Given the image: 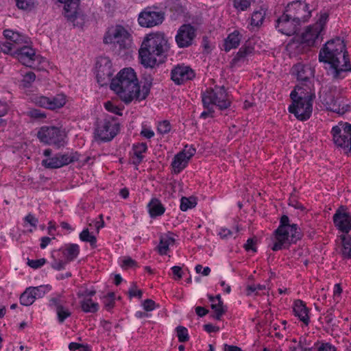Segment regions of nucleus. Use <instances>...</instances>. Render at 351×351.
I'll return each mask as SVG.
<instances>
[{"mask_svg": "<svg viewBox=\"0 0 351 351\" xmlns=\"http://www.w3.org/2000/svg\"><path fill=\"white\" fill-rule=\"evenodd\" d=\"M152 84V81L147 82L141 88L134 70L125 68L112 79L110 86L121 101L129 104L134 99L139 101L145 99L149 93Z\"/></svg>", "mask_w": 351, "mask_h": 351, "instance_id": "f257e3e1", "label": "nucleus"}, {"mask_svg": "<svg viewBox=\"0 0 351 351\" xmlns=\"http://www.w3.org/2000/svg\"><path fill=\"white\" fill-rule=\"evenodd\" d=\"M319 60L328 64L327 73L333 80L343 79L351 71L346 45L340 38L328 41L319 53Z\"/></svg>", "mask_w": 351, "mask_h": 351, "instance_id": "f03ea898", "label": "nucleus"}, {"mask_svg": "<svg viewBox=\"0 0 351 351\" xmlns=\"http://www.w3.org/2000/svg\"><path fill=\"white\" fill-rule=\"evenodd\" d=\"M169 50V45L164 33L148 34L143 40L139 49L141 63L146 67L153 68L157 57H165Z\"/></svg>", "mask_w": 351, "mask_h": 351, "instance_id": "7ed1b4c3", "label": "nucleus"}, {"mask_svg": "<svg viewBox=\"0 0 351 351\" xmlns=\"http://www.w3.org/2000/svg\"><path fill=\"white\" fill-rule=\"evenodd\" d=\"M276 242L271 249L278 251L288 248L291 244L295 243L302 238V234L297 224H290L289 218L282 215L280 218V225L275 230Z\"/></svg>", "mask_w": 351, "mask_h": 351, "instance_id": "20e7f679", "label": "nucleus"}, {"mask_svg": "<svg viewBox=\"0 0 351 351\" xmlns=\"http://www.w3.org/2000/svg\"><path fill=\"white\" fill-rule=\"evenodd\" d=\"M314 96L311 94L305 93L299 95L295 90L291 93V98L293 104L289 106V111L293 114L300 121L308 119L312 114L313 100Z\"/></svg>", "mask_w": 351, "mask_h": 351, "instance_id": "39448f33", "label": "nucleus"}, {"mask_svg": "<svg viewBox=\"0 0 351 351\" xmlns=\"http://www.w3.org/2000/svg\"><path fill=\"white\" fill-rule=\"evenodd\" d=\"M330 133L335 145L348 154L351 152V124L340 121L332 128Z\"/></svg>", "mask_w": 351, "mask_h": 351, "instance_id": "423d86ee", "label": "nucleus"}, {"mask_svg": "<svg viewBox=\"0 0 351 351\" xmlns=\"http://www.w3.org/2000/svg\"><path fill=\"white\" fill-rule=\"evenodd\" d=\"M320 98L322 104L328 110L337 114H343L350 108V106L337 88H330L322 95Z\"/></svg>", "mask_w": 351, "mask_h": 351, "instance_id": "0eeeda50", "label": "nucleus"}, {"mask_svg": "<svg viewBox=\"0 0 351 351\" xmlns=\"http://www.w3.org/2000/svg\"><path fill=\"white\" fill-rule=\"evenodd\" d=\"M202 103L205 108L217 106L219 109H227L230 106V100L223 86H215L207 89L202 94Z\"/></svg>", "mask_w": 351, "mask_h": 351, "instance_id": "6e6552de", "label": "nucleus"}, {"mask_svg": "<svg viewBox=\"0 0 351 351\" xmlns=\"http://www.w3.org/2000/svg\"><path fill=\"white\" fill-rule=\"evenodd\" d=\"M314 3H308L306 1H293L287 5L285 10L292 19L300 25L305 23L311 17L312 12L316 9Z\"/></svg>", "mask_w": 351, "mask_h": 351, "instance_id": "1a4fd4ad", "label": "nucleus"}, {"mask_svg": "<svg viewBox=\"0 0 351 351\" xmlns=\"http://www.w3.org/2000/svg\"><path fill=\"white\" fill-rule=\"evenodd\" d=\"M120 129L119 123L112 117L98 121L95 135L97 141H110L117 134Z\"/></svg>", "mask_w": 351, "mask_h": 351, "instance_id": "9d476101", "label": "nucleus"}, {"mask_svg": "<svg viewBox=\"0 0 351 351\" xmlns=\"http://www.w3.org/2000/svg\"><path fill=\"white\" fill-rule=\"evenodd\" d=\"M37 136L39 140L45 144L58 147L64 146L65 144L66 134L57 127L43 126L39 130Z\"/></svg>", "mask_w": 351, "mask_h": 351, "instance_id": "9b49d317", "label": "nucleus"}, {"mask_svg": "<svg viewBox=\"0 0 351 351\" xmlns=\"http://www.w3.org/2000/svg\"><path fill=\"white\" fill-rule=\"evenodd\" d=\"M328 19V14L326 12L322 13L318 21L313 25H309L302 34V42L308 46L314 45L321 36Z\"/></svg>", "mask_w": 351, "mask_h": 351, "instance_id": "f8f14e48", "label": "nucleus"}, {"mask_svg": "<svg viewBox=\"0 0 351 351\" xmlns=\"http://www.w3.org/2000/svg\"><path fill=\"white\" fill-rule=\"evenodd\" d=\"M104 42L106 44L117 43L121 49H127L131 45L130 34L122 25H116L108 30Z\"/></svg>", "mask_w": 351, "mask_h": 351, "instance_id": "ddd939ff", "label": "nucleus"}, {"mask_svg": "<svg viewBox=\"0 0 351 351\" xmlns=\"http://www.w3.org/2000/svg\"><path fill=\"white\" fill-rule=\"evenodd\" d=\"M66 299L62 293H55L49 300V307L55 311L58 322L62 324L71 315V312L66 306Z\"/></svg>", "mask_w": 351, "mask_h": 351, "instance_id": "4468645a", "label": "nucleus"}, {"mask_svg": "<svg viewBox=\"0 0 351 351\" xmlns=\"http://www.w3.org/2000/svg\"><path fill=\"white\" fill-rule=\"evenodd\" d=\"M3 35L7 40L1 46V51L4 53L12 54V52L16 51L18 47L28 43L27 36L11 29L4 30Z\"/></svg>", "mask_w": 351, "mask_h": 351, "instance_id": "2eb2a0df", "label": "nucleus"}, {"mask_svg": "<svg viewBox=\"0 0 351 351\" xmlns=\"http://www.w3.org/2000/svg\"><path fill=\"white\" fill-rule=\"evenodd\" d=\"M12 55L16 56L21 63L29 67H35L36 62H40L43 59L40 56L36 55L34 49L25 45L18 47Z\"/></svg>", "mask_w": 351, "mask_h": 351, "instance_id": "dca6fc26", "label": "nucleus"}, {"mask_svg": "<svg viewBox=\"0 0 351 351\" xmlns=\"http://www.w3.org/2000/svg\"><path fill=\"white\" fill-rule=\"evenodd\" d=\"M164 14L161 12L153 10L151 8H147L143 10L138 16V21L141 27H152L162 23Z\"/></svg>", "mask_w": 351, "mask_h": 351, "instance_id": "f3484780", "label": "nucleus"}, {"mask_svg": "<svg viewBox=\"0 0 351 351\" xmlns=\"http://www.w3.org/2000/svg\"><path fill=\"white\" fill-rule=\"evenodd\" d=\"M300 25L295 21L285 10L284 13L277 19L276 28L278 32L287 36H291L295 34Z\"/></svg>", "mask_w": 351, "mask_h": 351, "instance_id": "a211bd4d", "label": "nucleus"}, {"mask_svg": "<svg viewBox=\"0 0 351 351\" xmlns=\"http://www.w3.org/2000/svg\"><path fill=\"white\" fill-rule=\"evenodd\" d=\"M196 36V30L190 24H184L180 27L176 35V42L178 47L186 48L193 44Z\"/></svg>", "mask_w": 351, "mask_h": 351, "instance_id": "6ab92c4d", "label": "nucleus"}, {"mask_svg": "<svg viewBox=\"0 0 351 351\" xmlns=\"http://www.w3.org/2000/svg\"><path fill=\"white\" fill-rule=\"evenodd\" d=\"M77 155L74 154H58L53 157L43 160L42 165L49 169L60 168L78 160Z\"/></svg>", "mask_w": 351, "mask_h": 351, "instance_id": "aec40b11", "label": "nucleus"}, {"mask_svg": "<svg viewBox=\"0 0 351 351\" xmlns=\"http://www.w3.org/2000/svg\"><path fill=\"white\" fill-rule=\"evenodd\" d=\"M195 76V71L189 66L184 64H177L171 72V78L177 85H180L191 80Z\"/></svg>", "mask_w": 351, "mask_h": 351, "instance_id": "412c9836", "label": "nucleus"}, {"mask_svg": "<svg viewBox=\"0 0 351 351\" xmlns=\"http://www.w3.org/2000/svg\"><path fill=\"white\" fill-rule=\"evenodd\" d=\"M33 101L38 106L55 110L60 108L66 104V98L63 94H58L52 97L37 95L34 97Z\"/></svg>", "mask_w": 351, "mask_h": 351, "instance_id": "4be33fe9", "label": "nucleus"}, {"mask_svg": "<svg viewBox=\"0 0 351 351\" xmlns=\"http://www.w3.org/2000/svg\"><path fill=\"white\" fill-rule=\"evenodd\" d=\"M112 74L111 62L108 59H104V63L101 62L97 69V82L101 86L108 84V82L112 80L111 77Z\"/></svg>", "mask_w": 351, "mask_h": 351, "instance_id": "5701e85b", "label": "nucleus"}, {"mask_svg": "<svg viewBox=\"0 0 351 351\" xmlns=\"http://www.w3.org/2000/svg\"><path fill=\"white\" fill-rule=\"evenodd\" d=\"M333 222L342 232L348 233L351 230V215L347 212L337 210L333 215Z\"/></svg>", "mask_w": 351, "mask_h": 351, "instance_id": "b1692460", "label": "nucleus"}, {"mask_svg": "<svg viewBox=\"0 0 351 351\" xmlns=\"http://www.w3.org/2000/svg\"><path fill=\"white\" fill-rule=\"evenodd\" d=\"M64 3V15L70 21L74 22L77 15L80 0H58Z\"/></svg>", "mask_w": 351, "mask_h": 351, "instance_id": "393cba45", "label": "nucleus"}, {"mask_svg": "<svg viewBox=\"0 0 351 351\" xmlns=\"http://www.w3.org/2000/svg\"><path fill=\"white\" fill-rule=\"evenodd\" d=\"M294 315L298 317L300 321L308 325L309 322L308 311L305 304L300 300H295L293 305Z\"/></svg>", "mask_w": 351, "mask_h": 351, "instance_id": "a878e982", "label": "nucleus"}, {"mask_svg": "<svg viewBox=\"0 0 351 351\" xmlns=\"http://www.w3.org/2000/svg\"><path fill=\"white\" fill-rule=\"evenodd\" d=\"M208 299L211 302V308L215 312L213 317L217 320H220L222 315L225 313L226 310L223 306V302L221 299V295H217L213 297L210 295H208Z\"/></svg>", "mask_w": 351, "mask_h": 351, "instance_id": "bb28decb", "label": "nucleus"}, {"mask_svg": "<svg viewBox=\"0 0 351 351\" xmlns=\"http://www.w3.org/2000/svg\"><path fill=\"white\" fill-rule=\"evenodd\" d=\"M132 150L133 156L132 157V163L137 167L141 163L144 158L143 154L147 152V145L145 143L134 144Z\"/></svg>", "mask_w": 351, "mask_h": 351, "instance_id": "cd10ccee", "label": "nucleus"}, {"mask_svg": "<svg viewBox=\"0 0 351 351\" xmlns=\"http://www.w3.org/2000/svg\"><path fill=\"white\" fill-rule=\"evenodd\" d=\"M148 211L152 218L162 215L165 212V208L160 201L156 198H153L147 204Z\"/></svg>", "mask_w": 351, "mask_h": 351, "instance_id": "c85d7f7f", "label": "nucleus"}, {"mask_svg": "<svg viewBox=\"0 0 351 351\" xmlns=\"http://www.w3.org/2000/svg\"><path fill=\"white\" fill-rule=\"evenodd\" d=\"M241 37V34L237 30L230 34L225 39L223 45L224 50L229 51L232 49L237 48L240 44Z\"/></svg>", "mask_w": 351, "mask_h": 351, "instance_id": "c756f323", "label": "nucleus"}, {"mask_svg": "<svg viewBox=\"0 0 351 351\" xmlns=\"http://www.w3.org/2000/svg\"><path fill=\"white\" fill-rule=\"evenodd\" d=\"M189 160L181 153H178L171 162V167L175 173H180L188 165Z\"/></svg>", "mask_w": 351, "mask_h": 351, "instance_id": "7c9ffc66", "label": "nucleus"}, {"mask_svg": "<svg viewBox=\"0 0 351 351\" xmlns=\"http://www.w3.org/2000/svg\"><path fill=\"white\" fill-rule=\"evenodd\" d=\"M80 253V247L77 244H69L64 250L63 254L66 262L75 259Z\"/></svg>", "mask_w": 351, "mask_h": 351, "instance_id": "2f4dec72", "label": "nucleus"}, {"mask_svg": "<svg viewBox=\"0 0 351 351\" xmlns=\"http://www.w3.org/2000/svg\"><path fill=\"white\" fill-rule=\"evenodd\" d=\"M80 306L85 313H96L99 310V304L93 302L91 298H83L80 301Z\"/></svg>", "mask_w": 351, "mask_h": 351, "instance_id": "473e14b6", "label": "nucleus"}, {"mask_svg": "<svg viewBox=\"0 0 351 351\" xmlns=\"http://www.w3.org/2000/svg\"><path fill=\"white\" fill-rule=\"evenodd\" d=\"M174 239L168 236L161 237L159 245H158V251L160 255H165L169 250V245L174 243Z\"/></svg>", "mask_w": 351, "mask_h": 351, "instance_id": "72a5a7b5", "label": "nucleus"}, {"mask_svg": "<svg viewBox=\"0 0 351 351\" xmlns=\"http://www.w3.org/2000/svg\"><path fill=\"white\" fill-rule=\"evenodd\" d=\"M266 11L263 8L254 11L252 14L250 25L253 27H260L263 23Z\"/></svg>", "mask_w": 351, "mask_h": 351, "instance_id": "f704fd0d", "label": "nucleus"}, {"mask_svg": "<svg viewBox=\"0 0 351 351\" xmlns=\"http://www.w3.org/2000/svg\"><path fill=\"white\" fill-rule=\"evenodd\" d=\"M32 292L33 296H35V300L37 298H43L47 293L51 291V287L47 285H40L38 287H29Z\"/></svg>", "mask_w": 351, "mask_h": 351, "instance_id": "c9c22d12", "label": "nucleus"}, {"mask_svg": "<svg viewBox=\"0 0 351 351\" xmlns=\"http://www.w3.org/2000/svg\"><path fill=\"white\" fill-rule=\"evenodd\" d=\"M35 301V296H33L32 292L29 287L27 288L25 291L21 295L20 303L23 306H30Z\"/></svg>", "mask_w": 351, "mask_h": 351, "instance_id": "e433bc0d", "label": "nucleus"}, {"mask_svg": "<svg viewBox=\"0 0 351 351\" xmlns=\"http://www.w3.org/2000/svg\"><path fill=\"white\" fill-rule=\"evenodd\" d=\"M197 205V201L195 197H183L180 199V208L182 211H186L189 209L194 208Z\"/></svg>", "mask_w": 351, "mask_h": 351, "instance_id": "4c0bfd02", "label": "nucleus"}, {"mask_svg": "<svg viewBox=\"0 0 351 351\" xmlns=\"http://www.w3.org/2000/svg\"><path fill=\"white\" fill-rule=\"evenodd\" d=\"M342 256L345 258L351 259V238L346 237V236L342 237Z\"/></svg>", "mask_w": 351, "mask_h": 351, "instance_id": "58836bf2", "label": "nucleus"}, {"mask_svg": "<svg viewBox=\"0 0 351 351\" xmlns=\"http://www.w3.org/2000/svg\"><path fill=\"white\" fill-rule=\"evenodd\" d=\"M307 67L302 65L297 64L293 68V73L296 75L297 79L301 81H306L308 79V75H306Z\"/></svg>", "mask_w": 351, "mask_h": 351, "instance_id": "ea45409f", "label": "nucleus"}, {"mask_svg": "<svg viewBox=\"0 0 351 351\" xmlns=\"http://www.w3.org/2000/svg\"><path fill=\"white\" fill-rule=\"evenodd\" d=\"M80 239L82 241L89 243L93 247L96 246L97 239L94 235L89 232L88 229L84 230L80 234Z\"/></svg>", "mask_w": 351, "mask_h": 351, "instance_id": "a19ab883", "label": "nucleus"}, {"mask_svg": "<svg viewBox=\"0 0 351 351\" xmlns=\"http://www.w3.org/2000/svg\"><path fill=\"white\" fill-rule=\"evenodd\" d=\"M252 0H233V7L238 12L245 11L252 4Z\"/></svg>", "mask_w": 351, "mask_h": 351, "instance_id": "79ce46f5", "label": "nucleus"}, {"mask_svg": "<svg viewBox=\"0 0 351 351\" xmlns=\"http://www.w3.org/2000/svg\"><path fill=\"white\" fill-rule=\"evenodd\" d=\"M177 337L180 342H186L189 340V333L186 328L179 326L176 328Z\"/></svg>", "mask_w": 351, "mask_h": 351, "instance_id": "37998d69", "label": "nucleus"}, {"mask_svg": "<svg viewBox=\"0 0 351 351\" xmlns=\"http://www.w3.org/2000/svg\"><path fill=\"white\" fill-rule=\"evenodd\" d=\"M252 48L250 47H242L239 49L234 60L236 61H240L241 59L247 57V56L252 53Z\"/></svg>", "mask_w": 351, "mask_h": 351, "instance_id": "c03bdc74", "label": "nucleus"}, {"mask_svg": "<svg viewBox=\"0 0 351 351\" xmlns=\"http://www.w3.org/2000/svg\"><path fill=\"white\" fill-rule=\"evenodd\" d=\"M36 75L33 72L27 73L23 77L22 84L24 87H29L35 81Z\"/></svg>", "mask_w": 351, "mask_h": 351, "instance_id": "a18cd8bd", "label": "nucleus"}, {"mask_svg": "<svg viewBox=\"0 0 351 351\" xmlns=\"http://www.w3.org/2000/svg\"><path fill=\"white\" fill-rule=\"evenodd\" d=\"M114 293L112 292L108 293V295L104 298V304L108 311L110 310L114 306Z\"/></svg>", "mask_w": 351, "mask_h": 351, "instance_id": "49530a36", "label": "nucleus"}, {"mask_svg": "<svg viewBox=\"0 0 351 351\" xmlns=\"http://www.w3.org/2000/svg\"><path fill=\"white\" fill-rule=\"evenodd\" d=\"M171 124L168 121H163L158 125V132L162 134H167L171 130Z\"/></svg>", "mask_w": 351, "mask_h": 351, "instance_id": "de8ad7c7", "label": "nucleus"}, {"mask_svg": "<svg viewBox=\"0 0 351 351\" xmlns=\"http://www.w3.org/2000/svg\"><path fill=\"white\" fill-rule=\"evenodd\" d=\"M195 152L196 149L192 145H186L184 149L180 152L189 161L195 155Z\"/></svg>", "mask_w": 351, "mask_h": 351, "instance_id": "09e8293b", "label": "nucleus"}, {"mask_svg": "<svg viewBox=\"0 0 351 351\" xmlns=\"http://www.w3.org/2000/svg\"><path fill=\"white\" fill-rule=\"evenodd\" d=\"M128 294L130 298L137 297L141 298L143 295V291L137 289L136 283L133 282L128 290Z\"/></svg>", "mask_w": 351, "mask_h": 351, "instance_id": "8fccbe9b", "label": "nucleus"}, {"mask_svg": "<svg viewBox=\"0 0 351 351\" xmlns=\"http://www.w3.org/2000/svg\"><path fill=\"white\" fill-rule=\"evenodd\" d=\"M16 5L19 9L27 10L34 5L33 0H16Z\"/></svg>", "mask_w": 351, "mask_h": 351, "instance_id": "3c124183", "label": "nucleus"}, {"mask_svg": "<svg viewBox=\"0 0 351 351\" xmlns=\"http://www.w3.org/2000/svg\"><path fill=\"white\" fill-rule=\"evenodd\" d=\"M46 263V259L40 258L37 260H28V265L34 269H38L44 265Z\"/></svg>", "mask_w": 351, "mask_h": 351, "instance_id": "603ef678", "label": "nucleus"}, {"mask_svg": "<svg viewBox=\"0 0 351 351\" xmlns=\"http://www.w3.org/2000/svg\"><path fill=\"white\" fill-rule=\"evenodd\" d=\"M28 115L34 119H43L46 117V114L38 109H32L27 112Z\"/></svg>", "mask_w": 351, "mask_h": 351, "instance_id": "864d4df0", "label": "nucleus"}, {"mask_svg": "<svg viewBox=\"0 0 351 351\" xmlns=\"http://www.w3.org/2000/svg\"><path fill=\"white\" fill-rule=\"evenodd\" d=\"M105 108L109 112H111L118 115H121V109H119L117 106L114 105L113 103L111 101L106 102Z\"/></svg>", "mask_w": 351, "mask_h": 351, "instance_id": "5fc2aeb1", "label": "nucleus"}, {"mask_svg": "<svg viewBox=\"0 0 351 351\" xmlns=\"http://www.w3.org/2000/svg\"><path fill=\"white\" fill-rule=\"evenodd\" d=\"M142 306L146 311H152L156 307L155 302L151 299L144 300Z\"/></svg>", "mask_w": 351, "mask_h": 351, "instance_id": "6e6d98bb", "label": "nucleus"}, {"mask_svg": "<svg viewBox=\"0 0 351 351\" xmlns=\"http://www.w3.org/2000/svg\"><path fill=\"white\" fill-rule=\"evenodd\" d=\"M68 262L66 261L54 259L53 261L51 263V266L53 269L57 271H60L65 268V265Z\"/></svg>", "mask_w": 351, "mask_h": 351, "instance_id": "4d7b16f0", "label": "nucleus"}, {"mask_svg": "<svg viewBox=\"0 0 351 351\" xmlns=\"http://www.w3.org/2000/svg\"><path fill=\"white\" fill-rule=\"evenodd\" d=\"M265 286L262 285H252L247 287V294L250 295L252 293H258L259 291L265 290Z\"/></svg>", "mask_w": 351, "mask_h": 351, "instance_id": "13d9d810", "label": "nucleus"}, {"mask_svg": "<svg viewBox=\"0 0 351 351\" xmlns=\"http://www.w3.org/2000/svg\"><path fill=\"white\" fill-rule=\"evenodd\" d=\"M69 348L71 351H75L77 350H80V351H87L88 347L83 344H80L75 342H71L69 345Z\"/></svg>", "mask_w": 351, "mask_h": 351, "instance_id": "bf43d9fd", "label": "nucleus"}, {"mask_svg": "<svg viewBox=\"0 0 351 351\" xmlns=\"http://www.w3.org/2000/svg\"><path fill=\"white\" fill-rule=\"evenodd\" d=\"M136 263L134 260L132 259L130 257H125L123 260V263L121 265L122 267L125 269H128L130 267H135Z\"/></svg>", "mask_w": 351, "mask_h": 351, "instance_id": "052dcab7", "label": "nucleus"}, {"mask_svg": "<svg viewBox=\"0 0 351 351\" xmlns=\"http://www.w3.org/2000/svg\"><path fill=\"white\" fill-rule=\"evenodd\" d=\"M335 315H333V309L330 308L327 311L326 316L324 317L325 322L328 325H334L333 320Z\"/></svg>", "mask_w": 351, "mask_h": 351, "instance_id": "680f3d73", "label": "nucleus"}, {"mask_svg": "<svg viewBox=\"0 0 351 351\" xmlns=\"http://www.w3.org/2000/svg\"><path fill=\"white\" fill-rule=\"evenodd\" d=\"M317 351H337L336 348L329 343H322Z\"/></svg>", "mask_w": 351, "mask_h": 351, "instance_id": "e2e57ef3", "label": "nucleus"}, {"mask_svg": "<svg viewBox=\"0 0 351 351\" xmlns=\"http://www.w3.org/2000/svg\"><path fill=\"white\" fill-rule=\"evenodd\" d=\"M195 271L197 274H202L204 276H208L210 273V267H203L201 265H196Z\"/></svg>", "mask_w": 351, "mask_h": 351, "instance_id": "0e129e2a", "label": "nucleus"}, {"mask_svg": "<svg viewBox=\"0 0 351 351\" xmlns=\"http://www.w3.org/2000/svg\"><path fill=\"white\" fill-rule=\"evenodd\" d=\"M38 221V219L32 214H28L25 217V222L29 223L34 228L36 227Z\"/></svg>", "mask_w": 351, "mask_h": 351, "instance_id": "69168bd1", "label": "nucleus"}, {"mask_svg": "<svg viewBox=\"0 0 351 351\" xmlns=\"http://www.w3.org/2000/svg\"><path fill=\"white\" fill-rule=\"evenodd\" d=\"M141 135L146 138L150 139L154 136V132L150 128L143 127L141 132Z\"/></svg>", "mask_w": 351, "mask_h": 351, "instance_id": "338daca9", "label": "nucleus"}, {"mask_svg": "<svg viewBox=\"0 0 351 351\" xmlns=\"http://www.w3.org/2000/svg\"><path fill=\"white\" fill-rule=\"evenodd\" d=\"M8 104L0 100V117L5 116L8 113Z\"/></svg>", "mask_w": 351, "mask_h": 351, "instance_id": "774afa93", "label": "nucleus"}]
</instances>
